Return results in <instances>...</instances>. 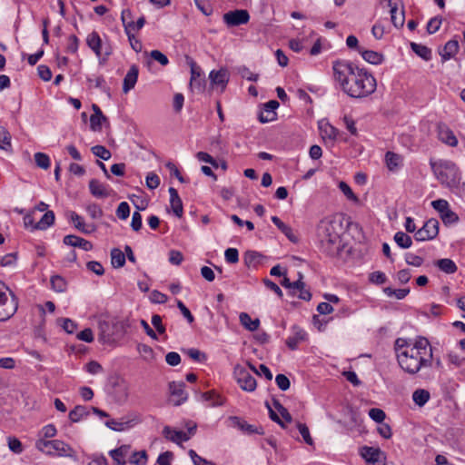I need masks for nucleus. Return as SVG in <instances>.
Instances as JSON below:
<instances>
[{
  "label": "nucleus",
  "mask_w": 465,
  "mask_h": 465,
  "mask_svg": "<svg viewBox=\"0 0 465 465\" xmlns=\"http://www.w3.org/2000/svg\"><path fill=\"white\" fill-rule=\"evenodd\" d=\"M85 210L92 219H100L104 215L102 208L97 203L88 204Z\"/></svg>",
  "instance_id": "nucleus-51"
},
{
  "label": "nucleus",
  "mask_w": 465,
  "mask_h": 465,
  "mask_svg": "<svg viewBox=\"0 0 465 465\" xmlns=\"http://www.w3.org/2000/svg\"><path fill=\"white\" fill-rule=\"evenodd\" d=\"M89 415V411L87 407L77 405L69 412V419L72 422H78L84 417Z\"/></svg>",
  "instance_id": "nucleus-39"
},
{
  "label": "nucleus",
  "mask_w": 465,
  "mask_h": 465,
  "mask_svg": "<svg viewBox=\"0 0 465 465\" xmlns=\"http://www.w3.org/2000/svg\"><path fill=\"white\" fill-rule=\"evenodd\" d=\"M369 280L374 284H383L387 281V277L384 272L376 271L370 274Z\"/></svg>",
  "instance_id": "nucleus-60"
},
{
  "label": "nucleus",
  "mask_w": 465,
  "mask_h": 465,
  "mask_svg": "<svg viewBox=\"0 0 465 465\" xmlns=\"http://www.w3.org/2000/svg\"><path fill=\"white\" fill-rule=\"evenodd\" d=\"M152 60L158 62L161 65L165 66L169 64L168 57L159 50H153L149 53Z\"/></svg>",
  "instance_id": "nucleus-52"
},
{
  "label": "nucleus",
  "mask_w": 465,
  "mask_h": 465,
  "mask_svg": "<svg viewBox=\"0 0 465 465\" xmlns=\"http://www.w3.org/2000/svg\"><path fill=\"white\" fill-rule=\"evenodd\" d=\"M394 241L402 249L410 248L412 244L411 236L403 232H397L394 235Z\"/></svg>",
  "instance_id": "nucleus-42"
},
{
  "label": "nucleus",
  "mask_w": 465,
  "mask_h": 465,
  "mask_svg": "<svg viewBox=\"0 0 465 465\" xmlns=\"http://www.w3.org/2000/svg\"><path fill=\"white\" fill-rule=\"evenodd\" d=\"M209 78L213 85L221 86L224 90L229 82L230 74L227 69L221 68L218 71H211Z\"/></svg>",
  "instance_id": "nucleus-17"
},
{
  "label": "nucleus",
  "mask_w": 465,
  "mask_h": 465,
  "mask_svg": "<svg viewBox=\"0 0 465 465\" xmlns=\"http://www.w3.org/2000/svg\"><path fill=\"white\" fill-rule=\"evenodd\" d=\"M412 344H413V342H410L403 338H398L394 343V349H395V352L397 354V360H399V356H400L401 352H404L407 350H409L410 348H411Z\"/></svg>",
  "instance_id": "nucleus-46"
},
{
  "label": "nucleus",
  "mask_w": 465,
  "mask_h": 465,
  "mask_svg": "<svg viewBox=\"0 0 465 465\" xmlns=\"http://www.w3.org/2000/svg\"><path fill=\"white\" fill-rule=\"evenodd\" d=\"M435 265L443 272L448 274L455 273L458 270L456 263L449 258L440 259L435 262Z\"/></svg>",
  "instance_id": "nucleus-33"
},
{
  "label": "nucleus",
  "mask_w": 465,
  "mask_h": 465,
  "mask_svg": "<svg viewBox=\"0 0 465 465\" xmlns=\"http://www.w3.org/2000/svg\"><path fill=\"white\" fill-rule=\"evenodd\" d=\"M333 77L341 90L352 98H364L376 90L375 78L366 71L353 66L348 61L333 63Z\"/></svg>",
  "instance_id": "nucleus-1"
},
{
  "label": "nucleus",
  "mask_w": 465,
  "mask_h": 465,
  "mask_svg": "<svg viewBox=\"0 0 465 465\" xmlns=\"http://www.w3.org/2000/svg\"><path fill=\"white\" fill-rule=\"evenodd\" d=\"M111 385L113 388L112 394L115 401L125 402L129 396V384L122 377L115 376L112 378Z\"/></svg>",
  "instance_id": "nucleus-9"
},
{
  "label": "nucleus",
  "mask_w": 465,
  "mask_h": 465,
  "mask_svg": "<svg viewBox=\"0 0 465 465\" xmlns=\"http://www.w3.org/2000/svg\"><path fill=\"white\" fill-rule=\"evenodd\" d=\"M395 0H388V5L391 8V20L393 25L397 28L402 27L405 22L404 11H398L397 3Z\"/></svg>",
  "instance_id": "nucleus-22"
},
{
  "label": "nucleus",
  "mask_w": 465,
  "mask_h": 465,
  "mask_svg": "<svg viewBox=\"0 0 465 465\" xmlns=\"http://www.w3.org/2000/svg\"><path fill=\"white\" fill-rule=\"evenodd\" d=\"M342 232L343 220L340 215H331L322 219L317 225L319 250L331 257L340 255L343 248Z\"/></svg>",
  "instance_id": "nucleus-2"
},
{
  "label": "nucleus",
  "mask_w": 465,
  "mask_h": 465,
  "mask_svg": "<svg viewBox=\"0 0 465 465\" xmlns=\"http://www.w3.org/2000/svg\"><path fill=\"white\" fill-rule=\"evenodd\" d=\"M223 18L228 26H238L247 24L250 20V15L247 10L237 9L225 13Z\"/></svg>",
  "instance_id": "nucleus-10"
},
{
  "label": "nucleus",
  "mask_w": 465,
  "mask_h": 465,
  "mask_svg": "<svg viewBox=\"0 0 465 465\" xmlns=\"http://www.w3.org/2000/svg\"><path fill=\"white\" fill-rule=\"evenodd\" d=\"M297 428H298L302 437L303 438V440L308 445H312L313 444V440H312V438L310 435L309 428L307 427V425L304 424V423H298L297 424Z\"/></svg>",
  "instance_id": "nucleus-59"
},
{
  "label": "nucleus",
  "mask_w": 465,
  "mask_h": 465,
  "mask_svg": "<svg viewBox=\"0 0 465 465\" xmlns=\"http://www.w3.org/2000/svg\"><path fill=\"white\" fill-rule=\"evenodd\" d=\"M140 421L138 415L131 414L129 417H123L120 420H109L105 422L106 427L114 431H123L132 428Z\"/></svg>",
  "instance_id": "nucleus-11"
},
{
  "label": "nucleus",
  "mask_w": 465,
  "mask_h": 465,
  "mask_svg": "<svg viewBox=\"0 0 465 465\" xmlns=\"http://www.w3.org/2000/svg\"><path fill=\"white\" fill-rule=\"evenodd\" d=\"M111 263L114 268H121L125 264V254L118 248L111 251Z\"/></svg>",
  "instance_id": "nucleus-40"
},
{
  "label": "nucleus",
  "mask_w": 465,
  "mask_h": 465,
  "mask_svg": "<svg viewBox=\"0 0 465 465\" xmlns=\"http://www.w3.org/2000/svg\"><path fill=\"white\" fill-rule=\"evenodd\" d=\"M114 325L107 321H100L98 323L99 341L104 343H111L114 341Z\"/></svg>",
  "instance_id": "nucleus-18"
},
{
  "label": "nucleus",
  "mask_w": 465,
  "mask_h": 465,
  "mask_svg": "<svg viewBox=\"0 0 465 465\" xmlns=\"http://www.w3.org/2000/svg\"><path fill=\"white\" fill-rule=\"evenodd\" d=\"M230 420L234 427L238 428L245 434H248V435L254 434V433L259 434V435L264 434V430L262 426H255L252 424H249L247 421L242 420L239 417H231Z\"/></svg>",
  "instance_id": "nucleus-13"
},
{
  "label": "nucleus",
  "mask_w": 465,
  "mask_h": 465,
  "mask_svg": "<svg viewBox=\"0 0 465 465\" xmlns=\"http://www.w3.org/2000/svg\"><path fill=\"white\" fill-rule=\"evenodd\" d=\"M184 382L172 381L169 383V390L173 397L178 399L175 401L174 405L178 406L187 400V393L184 391Z\"/></svg>",
  "instance_id": "nucleus-21"
},
{
  "label": "nucleus",
  "mask_w": 465,
  "mask_h": 465,
  "mask_svg": "<svg viewBox=\"0 0 465 465\" xmlns=\"http://www.w3.org/2000/svg\"><path fill=\"white\" fill-rule=\"evenodd\" d=\"M273 406L279 411L282 419L287 422H292V418L288 410L282 405L278 400H273Z\"/></svg>",
  "instance_id": "nucleus-54"
},
{
  "label": "nucleus",
  "mask_w": 465,
  "mask_h": 465,
  "mask_svg": "<svg viewBox=\"0 0 465 465\" xmlns=\"http://www.w3.org/2000/svg\"><path fill=\"white\" fill-rule=\"evenodd\" d=\"M430 394L429 391L425 389H417L412 393V401L417 404L419 407L424 406L430 400Z\"/></svg>",
  "instance_id": "nucleus-37"
},
{
  "label": "nucleus",
  "mask_w": 465,
  "mask_h": 465,
  "mask_svg": "<svg viewBox=\"0 0 465 465\" xmlns=\"http://www.w3.org/2000/svg\"><path fill=\"white\" fill-rule=\"evenodd\" d=\"M89 190L92 195L97 198H105L109 195L105 185L96 179H92L89 182Z\"/></svg>",
  "instance_id": "nucleus-30"
},
{
  "label": "nucleus",
  "mask_w": 465,
  "mask_h": 465,
  "mask_svg": "<svg viewBox=\"0 0 465 465\" xmlns=\"http://www.w3.org/2000/svg\"><path fill=\"white\" fill-rule=\"evenodd\" d=\"M272 222L277 226V228L292 242H297L298 238L293 233L292 228L285 224L283 222L281 221V219L277 216L272 217Z\"/></svg>",
  "instance_id": "nucleus-31"
},
{
  "label": "nucleus",
  "mask_w": 465,
  "mask_h": 465,
  "mask_svg": "<svg viewBox=\"0 0 465 465\" xmlns=\"http://www.w3.org/2000/svg\"><path fill=\"white\" fill-rule=\"evenodd\" d=\"M163 436L175 443H180L182 441H187L190 437L183 430H174L169 426H165L163 430Z\"/></svg>",
  "instance_id": "nucleus-25"
},
{
  "label": "nucleus",
  "mask_w": 465,
  "mask_h": 465,
  "mask_svg": "<svg viewBox=\"0 0 465 465\" xmlns=\"http://www.w3.org/2000/svg\"><path fill=\"white\" fill-rule=\"evenodd\" d=\"M306 338V332L300 327L298 326H293L292 327V335L290 336L287 340H286V345L291 349V350H295L299 344V342H301L302 341H304Z\"/></svg>",
  "instance_id": "nucleus-27"
},
{
  "label": "nucleus",
  "mask_w": 465,
  "mask_h": 465,
  "mask_svg": "<svg viewBox=\"0 0 465 465\" xmlns=\"http://www.w3.org/2000/svg\"><path fill=\"white\" fill-rule=\"evenodd\" d=\"M279 105L280 104L276 100H271L264 104L263 109L259 114V121L264 124L275 120V110L279 107Z\"/></svg>",
  "instance_id": "nucleus-15"
},
{
  "label": "nucleus",
  "mask_w": 465,
  "mask_h": 465,
  "mask_svg": "<svg viewBox=\"0 0 465 465\" xmlns=\"http://www.w3.org/2000/svg\"><path fill=\"white\" fill-rule=\"evenodd\" d=\"M359 53L361 57L368 63L371 64H380L383 61V55L381 53L372 51V50H364L361 47L358 48Z\"/></svg>",
  "instance_id": "nucleus-29"
},
{
  "label": "nucleus",
  "mask_w": 465,
  "mask_h": 465,
  "mask_svg": "<svg viewBox=\"0 0 465 465\" xmlns=\"http://www.w3.org/2000/svg\"><path fill=\"white\" fill-rule=\"evenodd\" d=\"M433 361L432 347L428 339L419 337L411 348L399 356V365L407 373L414 375L422 368L431 367Z\"/></svg>",
  "instance_id": "nucleus-3"
},
{
  "label": "nucleus",
  "mask_w": 465,
  "mask_h": 465,
  "mask_svg": "<svg viewBox=\"0 0 465 465\" xmlns=\"http://www.w3.org/2000/svg\"><path fill=\"white\" fill-rule=\"evenodd\" d=\"M339 189L343 193V194L351 201H352L355 203H359L360 200L357 197V195L352 192L351 188L349 186L348 183L341 181L339 183Z\"/></svg>",
  "instance_id": "nucleus-48"
},
{
  "label": "nucleus",
  "mask_w": 465,
  "mask_h": 465,
  "mask_svg": "<svg viewBox=\"0 0 465 465\" xmlns=\"http://www.w3.org/2000/svg\"><path fill=\"white\" fill-rule=\"evenodd\" d=\"M160 185V178L154 173H149L146 176V186L151 189H156Z\"/></svg>",
  "instance_id": "nucleus-62"
},
{
  "label": "nucleus",
  "mask_w": 465,
  "mask_h": 465,
  "mask_svg": "<svg viewBox=\"0 0 465 465\" xmlns=\"http://www.w3.org/2000/svg\"><path fill=\"white\" fill-rule=\"evenodd\" d=\"M431 168L439 181L448 187H454L458 183V176L453 163H440L439 166L435 163L430 162Z\"/></svg>",
  "instance_id": "nucleus-6"
},
{
  "label": "nucleus",
  "mask_w": 465,
  "mask_h": 465,
  "mask_svg": "<svg viewBox=\"0 0 465 465\" xmlns=\"http://www.w3.org/2000/svg\"><path fill=\"white\" fill-rule=\"evenodd\" d=\"M431 206L441 215L450 208L449 203L444 199H438L431 202Z\"/></svg>",
  "instance_id": "nucleus-63"
},
{
  "label": "nucleus",
  "mask_w": 465,
  "mask_h": 465,
  "mask_svg": "<svg viewBox=\"0 0 465 465\" xmlns=\"http://www.w3.org/2000/svg\"><path fill=\"white\" fill-rule=\"evenodd\" d=\"M225 261L229 263H236L239 261V252L235 248H228L224 252Z\"/></svg>",
  "instance_id": "nucleus-61"
},
{
  "label": "nucleus",
  "mask_w": 465,
  "mask_h": 465,
  "mask_svg": "<svg viewBox=\"0 0 465 465\" xmlns=\"http://www.w3.org/2000/svg\"><path fill=\"white\" fill-rule=\"evenodd\" d=\"M86 45L98 58L102 57V39L97 32L93 31L86 37Z\"/></svg>",
  "instance_id": "nucleus-24"
},
{
  "label": "nucleus",
  "mask_w": 465,
  "mask_h": 465,
  "mask_svg": "<svg viewBox=\"0 0 465 465\" xmlns=\"http://www.w3.org/2000/svg\"><path fill=\"white\" fill-rule=\"evenodd\" d=\"M275 382H276L278 388L282 391H287L291 385L290 380L284 374H278L275 377Z\"/></svg>",
  "instance_id": "nucleus-64"
},
{
  "label": "nucleus",
  "mask_w": 465,
  "mask_h": 465,
  "mask_svg": "<svg viewBox=\"0 0 465 465\" xmlns=\"http://www.w3.org/2000/svg\"><path fill=\"white\" fill-rule=\"evenodd\" d=\"M170 193V204L173 213L181 218L183 216V208L182 200L178 194V192L173 187H170L168 190Z\"/></svg>",
  "instance_id": "nucleus-23"
},
{
  "label": "nucleus",
  "mask_w": 465,
  "mask_h": 465,
  "mask_svg": "<svg viewBox=\"0 0 465 465\" xmlns=\"http://www.w3.org/2000/svg\"><path fill=\"white\" fill-rule=\"evenodd\" d=\"M369 416L378 423L383 422L386 418L385 412L381 409L372 408L369 411Z\"/></svg>",
  "instance_id": "nucleus-58"
},
{
  "label": "nucleus",
  "mask_w": 465,
  "mask_h": 465,
  "mask_svg": "<svg viewBox=\"0 0 465 465\" xmlns=\"http://www.w3.org/2000/svg\"><path fill=\"white\" fill-rule=\"evenodd\" d=\"M138 66L133 64L124 78L123 92L124 94H127L130 90H132L134 87L138 79Z\"/></svg>",
  "instance_id": "nucleus-20"
},
{
  "label": "nucleus",
  "mask_w": 465,
  "mask_h": 465,
  "mask_svg": "<svg viewBox=\"0 0 465 465\" xmlns=\"http://www.w3.org/2000/svg\"><path fill=\"white\" fill-rule=\"evenodd\" d=\"M440 223L437 219H429L423 226L415 232L417 241H429L434 239L439 234Z\"/></svg>",
  "instance_id": "nucleus-8"
},
{
  "label": "nucleus",
  "mask_w": 465,
  "mask_h": 465,
  "mask_svg": "<svg viewBox=\"0 0 465 465\" xmlns=\"http://www.w3.org/2000/svg\"><path fill=\"white\" fill-rule=\"evenodd\" d=\"M385 162L390 171H396L402 163V157L398 153L387 152L385 154Z\"/></svg>",
  "instance_id": "nucleus-35"
},
{
  "label": "nucleus",
  "mask_w": 465,
  "mask_h": 465,
  "mask_svg": "<svg viewBox=\"0 0 465 465\" xmlns=\"http://www.w3.org/2000/svg\"><path fill=\"white\" fill-rule=\"evenodd\" d=\"M440 216V219L442 220V222L444 223V224H446V225L458 222V220H459L458 215L454 212H452L450 208L447 209Z\"/></svg>",
  "instance_id": "nucleus-55"
},
{
  "label": "nucleus",
  "mask_w": 465,
  "mask_h": 465,
  "mask_svg": "<svg viewBox=\"0 0 465 465\" xmlns=\"http://www.w3.org/2000/svg\"><path fill=\"white\" fill-rule=\"evenodd\" d=\"M241 324L248 331H254L259 328V319L252 320L251 316L246 312H241L239 316Z\"/></svg>",
  "instance_id": "nucleus-36"
},
{
  "label": "nucleus",
  "mask_w": 465,
  "mask_h": 465,
  "mask_svg": "<svg viewBox=\"0 0 465 465\" xmlns=\"http://www.w3.org/2000/svg\"><path fill=\"white\" fill-rule=\"evenodd\" d=\"M233 375L242 390L246 391H255L256 380L244 366L237 364L234 367Z\"/></svg>",
  "instance_id": "nucleus-7"
},
{
  "label": "nucleus",
  "mask_w": 465,
  "mask_h": 465,
  "mask_svg": "<svg viewBox=\"0 0 465 465\" xmlns=\"http://www.w3.org/2000/svg\"><path fill=\"white\" fill-rule=\"evenodd\" d=\"M319 129L321 131L322 137L323 139H330L331 141L335 140L339 131L334 126L330 124L329 123H319Z\"/></svg>",
  "instance_id": "nucleus-32"
},
{
  "label": "nucleus",
  "mask_w": 465,
  "mask_h": 465,
  "mask_svg": "<svg viewBox=\"0 0 465 465\" xmlns=\"http://www.w3.org/2000/svg\"><path fill=\"white\" fill-rule=\"evenodd\" d=\"M91 150L95 156L104 161H107L111 158V152L103 145H94Z\"/></svg>",
  "instance_id": "nucleus-50"
},
{
  "label": "nucleus",
  "mask_w": 465,
  "mask_h": 465,
  "mask_svg": "<svg viewBox=\"0 0 465 465\" xmlns=\"http://www.w3.org/2000/svg\"><path fill=\"white\" fill-rule=\"evenodd\" d=\"M437 129L440 141L451 147L458 145V139L448 125L440 123Z\"/></svg>",
  "instance_id": "nucleus-14"
},
{
  "label": "nucleus",
  "mask_w": 465,
  "mask_h": 465,
  "mask_svg": "<svg viewBox=\"0 0 465 465\" xmlns=\"http://www.w3.org/2000/svg\"><path fill=\"white\" fill-rule=\"evenodd\" d=\"M36 165L44 170H47L50 167V158L46 153H35L34 155Z\"/></svg>",
  "instance_id": "nucleus-45"
},
{
  "label": "nucleus",
  "mask_w": 465,
  "mask_h": 465,
  "mask_svg": "<svg viewBox=\"0 0 465 465\" xmlns=\"http://www.w3.org/2000/svg\"><path fill=\"white\" fill-rule=\"evenodd\" d=\"M66 282L60 275H54L51 278L52 289L57 292H63L66 290Z\"/></svg>",
  "instance_id": "nucleus-44"
},
{
  "label": "nucleus",
  "mask_w": 465,
  "mask_h": 465,
  "mask_svg": "<svg viewBox=\"0 0 465 465\" xmlns=\"http://www.w3.org/2000/svg\"><path fill=\"white\" fill-rule=\"evenodd\" d=\"M411 50L420 57H421L425 61H430L431 59V50L420 44L411 43Z\"/></svg>",
  "instance_id": "nucleus-41"
},
{
  "label": "nucleus",
  "mask_w": 465,
  "mask_h": 465,
  "mask_svg": "<svg viewBox=\"0 0 465 465\" xmlns=\"http://www.w3.org/2000/svg\"><path fill=\"white\" fill-rule=\"evenodd\" d=\"M361 454L369 463H372L373 465L382 464V452L379 449L364 446L361 449Z\"/></svg>",
  "instance_id": "nucleus-16"
},
{
  "label": "nucleus",
  "mask_w": 465,
  "mask_h": 465,
  "mask_svg": "<svg viewBox=\"0 0 465 465\" xmlns=\"http://www.w3.org/2000/svg\"><path fill=\"white\" fill-rule=\"evenodd\" d=\"M405 262L409 265L420 267L423 264L424 260L422 257H420L419 255L408 252L405 254Z\"/></svg>",
  "instance_id": "nucleus-57"
},
{
  "label": "nucleus",
  "mask_w": 465,
  "mask_h": 465,
  "mask_svg": "<svg viewBox=\"0 0 465 465\" xmlns=\"http://www.w3.org/2000/svg\"><path fill=\"white\" fill-rule=\"evenodd\" d=\"M131 447L129 445H122L117 449L109 451V455L117 465H125L126 457L129 454Z\"/></svg>",
  "instance_id": "nucleus-26"
},
{
  "label": "nucleus",
  "mask_w": 465,
  "mask_h": 465,
  "mask_svg": "<svg viewBox=\"0 0 465 465\" xmlns=\"http://www.w3.org/2000/svg\"><path fill=\"white\" fill-rule=\"evenodd\" d=\"M459 51V43L457 40H450L448 41L441 52H440V55L442 61H447L452 58Z\"/></svg>",
  "instance_id": "nucleus-28"
},
{
  "label": "nucleus",
  "mask_w": 465,
  "mask_h": 465,
  "mask_svg": "<svg viewBox=\"0 0 465 465\" xmlns=\"http://www.w3.org/2000/svg\"><path fill=\"white\" fill-rule=\"evenodd\" d=\"M8 287L0 282V322L10 319L17 311L18 302L16 297L11 292V300L8 301Z\"/></svg>",
  "instance_id": "nucleus-5"
},
{
  "label": "nucleus",
  "mask_w": 465,
  "mask_h": 465,
  "mask_svg": "<svg viewBox=\"0 0 465 465\" xmlns=\"http://www.w3.org/2000/svg\"><path fill=\"white\" fill-rule=\"evenodd\" d=\"M129 462L134 465H145L147 462V453L145 450L135 451L130 457Z\"/></svg>",
  "instance_id": "nucleus-47"
},
{
  "label": "nucleus",
  "mask_w": 465,
  "mask_h": 465,
  "mask_svg": "<svg viewBox=\"0 0 465 465\" xmlns=\"http://www.w3.org/2000/svg\"><path fill=\"white\" fill-rule=\"evenodd\" d=\"M108 119L104 114L101 115H91L90 117V128L94 132H100L102 130V124L107 123Z\"/></svg>",
  "instance_id": "nucleus-43"
},
{
  "label": "nucleus",
  "mask_w": 465,
  "mask_h": 465,
  "mask_svg": "<svg viewBox=\"0 0 465 465\" xmlns=\"http://www.w3.org/2000/svg\"><path fill=\"white\" fill-rule=\"evenodd\" d=\"M63 242L65 245L78 247L84 251H91L93 249V243L91 242L74 234L64 236Z\"/></svg>",
  "instance_id": "nucleus-19"
},
{
  "label": "nucleus",
  "mask_w": 465,
  "mask_h": 465,
  "mask_svg": "<svg viewBox=\"0 0 465 465\" xmlns=\"http://www.w3.org/2000/svg\"><path fill=\"white\" fill-rule=\"evenodd\" d=\"M383 291L387 296H395L399 300L404 299L410 292V289H392L391 287H387Z\"/></svg>",
  "instance_id": "nucleus-49"
},
{
  "label": "nucleus",
  "mask_w": 465,
  "mask_h": 465,
  "mask_svg": "<svg viewBox=\"0 0 465 465\" xmlns=\"http://www.w3.org/2000/svg\"><path fill=\"white\" fill-rule=\"evenodd\" d=\"M116 215L121 220H125L130 215V206L126 202H122L117 209H116Z\"/></svg>",
  "instance_id": "nucleus-56"
},
{
  "label": "nucleus",
  "mask_w": 465,
  "mask_h": 465,
  "mask_svg": "<svg viewBox=\"0 0 465 465\" xmlns=\"http://www.w3.org/2000/svg\"><path fill=\"white\" fill-rule=\"evenodd\" d=\"M35 447L40 451L50 456L69 457L76 460L75 450L63 440L41 439L36 441Z\"/></svg>",
  "instance_id": "nucleus-4"
},
{
  "label": "nucleus",
  "mask_w": 465,
  "mask_h": 465,
  "mask_svg": "<svg viewBox=\"0 0 465 465\" xmlns=\"http://www.w3.org/2000/svg\"><path fill=\"white\" fill-rule=\"evenodd\" d=\"M237 72L242 78L247 79L248 81L256 82L259 77V75L257 74H253L246 66L238 67Z\"/></svg>",
  "instance_id": "nucleus-53"
},
{
  "label": "nucleus",
  "mask_w": 465,
  "mask_h": 465,
  "mask_svg": "<svg viewBox=\"0 0 465 465\" xmlns=\"http://www.w3.org/2000/svg\"><path fill=\"white\" fill-rule=\"evenodd\" d=\"M11 139L12 136L8 130L0 125V149L7 153H12L13 148Z\"/></svg>",
  "instance_id": "nucleus-34"
},
{
  "label": "nucleus",
  "mask_w": 465,
  "mask_h": 465,
  "mask_svg": "<svg viewBox=\"0 0 465 465\" xmlns=\"http://www.w3.org/2000/svg\"><path fill=\"white\" fill-rule=\"evenodd\" d=\"M54 213L53 211H46L45 213L43 215L41 220L35 223V229L37 230H45L54 223Z\"/></svg>",
  "instance_id": "nucleus-38"
},
{
  "label": "nucleus",
  "mask_w": 465,
  "mask_h": 465,
  "mask_svg": "<svg viewBox=\"0 0 465 465\" xmlns=\"http://www.w3.org/2000/svg\"><path fill=\"white\" fill-rule=\"evenodd\" d=\"M66 214L69 220L74 223V227L81 232L84 234H91L96 231L97 227L94 223L86 224L84 222L83 217L77 214L75 212L69 211Z\"/></svg>",
  "instance_id": "nucleus-12"
}]
</instances>
